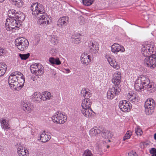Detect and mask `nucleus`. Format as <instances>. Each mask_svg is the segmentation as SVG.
Here are the masks:
<instances>
[{"label":"nucleus","instance_id":"obj_41","mask_svg":"<svg viewBox=\"0 0 156 156\" xmlns=\"http://www.w3.org/2000/svg\"><path fill=\"white\" fill-rule=\"evenodd\" d=\"M82 156H93V154L91 151L88 149L85 151Z\"/></svg>","mask_w":156,"mask_h":156},{"label":"nucleus","instance_id":"obj_2","mask_svg":"<svg viewBox=\"0 0 156 156\" xmlns=\"http://www.w3.org/2000/svg\"><path fill=\"white\" fill-rule=\"evenodd\" d=\"M30 10L32 11V13L35 19H38L39 15L44 14L45 10L43 5L38 2L33 3L30 7Z\"/></svg>","mask_w":156,"mask_h":156},{"label":"nucleus","instance_id":"obj_53","mask_svg":"<svg viewBox=\"0 0 156 156\" xmlns=\"http://www.w3.org/2000/svg\"><path fill=\"white\" fill-rule=\"evenodd\" d=\"M85 20H80V21L79 22V23L81 25L84 24L85 23Z\"/></svg>","mask_w":156,"mask_h":156},{"label":"nucleus","instance_id":"obj_16","mask_svg":"<svg viewBox=\"0 0 156 156\" xmlns=\"http://www.w3.org/2000/svg\"><path fill=\"white\" fill-rule=\"evenodd\" d=\"M111 51L114 53H117L120 51L123 52L125 51V48L123 47L117 43H114L111 46Z\"/></svg>","mask_w":156,"mask_h":156},{"label":"nucleus","instance_id":"obj_52","mask_svg":"<svg viewBox=\"0 0 156 156\" xmlns=\"http://www.w3.org/2000/svg\"><path fill=\"white\" fill-rule=\"evenodd\" d=\"M16 21V20H13V21H11L12 22L11 26L13 25H17Z\"/></svg>","mask_w":156,"mask_h":156},{"label":"nucleus","instance_id":"obj_22","mask_svg":"<svg viewBox=\"0 0 156 156\" xmlns=\"http://www.w3.org/2000/svg\"><path fill=\"white\" fill-rule=\"evenodd\" d=\"M81 110L82 114L87 118L90 117L92 115L93 111L91 108H82Z\"/></svg>","mask_w":156,"mask_h":156},{"label":"nucleus","instance_id":"obj_36","mask_svg":"<svg viewBox=\"0 0 156 156\" xmlns=\"http://www.w3.org/2000/svg\"><path fill=\"white\" fill-rule=\"evenodd\" d=\"M50 40L51 43L54 45L55 44L58 42L57 37L55 36H50Z\"/></svg>","mask_w":156,"mask_h":156},{"label":"nucleus","instance_id":"obj_40","mask_svg":"<svg viewBox=\"0 0 156 156\" xmlns=\"http://www.w3.org/2000/svg\"><path fill=\"white\" fill-rule=\"evenodd\" d=\"M46 13L45 12H44V14L42 13V14H40L39 16V20H48L49 18L48 16L47 15H46Z\"/></svg>","mask_w":156,"mask_h":156},{"label":"nucleus","instance_id":"obj_49","mask_svg":"<svg viewBox=\"0 0 156 156\" xmlns=\"http://www.w3.org/2000/svg\"><path fill=\"white\" fill-rule=\"evenodd\" d=\"M127 156H138L135 152L133 151L129 152Z\"/></svg>","mask_w":156,"mask_h":156},{"label":"nucleus","instance_id":"obj_12","mask_svg":"<svg viewBox=\"0 0 156 156\" xmlns=\"http://www.w3.org/2000/svg\"><path fill=\"white\" fill-rule=\"evenodd\" d=\"M119 107L123 112H129L132 108L131 104L130 102H127L126 100H123L119 102Z\"/></svg>","mask_w":156,"mask_h":156},{"label":"nucleus","instance_id":"obj_29","mask_svg":"<svg viewBox=\"0 0 156 156\" xmlns=\"http://www.w3.org/2000/svg\"><path fill=\"white\" fill-rule=\"evenodd\" d=\"M13 5H15L19 8L22 7L23 2L22 0H9Z\"/></svg>","mask_w":156,"mask_h":156},{"label":"nucleus","instance_id":"obj_27","mask_svg":"<svg viewBox=\"0 0 156 156\" xmlns=\"http://www.w3.org/2000/svg\"><path fill=\"white\" fill-rule=\"evenodd\" d=\"M107 60L110 65L116 69H118L120 68V66L118 62L111 57H108L107 58Z\"/></svg>","mask_w":156,"mask_h":156},{"label":"nucleus","instance_id":"obj_45","mask_svg":"<svg viewBox=\"0 0 156 156\" xmlns=\"http://www.w3.org/2000/svg\"><path fill=\"white\" fill-rule=\"evenodd\" d=\"M17 27V25H12V26H10L9 27H7L6 28V30L7 31H11L13 29H14L15 27Z\"/></svg>","mask_w":156,"mask_h":156},{"label":"nucleus","instance_id":"obj_31","mask_svg":"<svg viewBox=\"0 0 156 156\" xmlns=\"http://www.w3.org/2000/svg\"><path fill=\"white\" fill-rule=\"evenodd\" d=\"M81 94H83L84 98V99H90L89 98L91 97L92 95L91 93L89 92L85 89L81 90Z\"/></svg>","mask_w":156,"mask_h":156},{"label":"nucleus","instance_id":"obj_37","mask_svg":"<svg viewBox=\"0 0 156 156\" xmlns=\"http://www.w3.org/2000/svg\"><path fill=\"white\" fill-rule=\"evenodd\" d=\"M94 0H83V2L85 5L89 6L93 3Z\"/></svg>","mask_w":156,"mask_h":156},{"label":"nucleus","instance_id":"obj_4","mask_svg":"<svg viewBox=\"0 0 156 156\" xmlns=\"http://www.w3.org/2000/svg\"><path fill=\"white\" fill-rule=\"evenodd\" d=\"M15 45L20 50L24 51L28 48L29 43L28 40L23 37H19L16 39Z\"/></svg>","mask_w":156,"mask_h":156},{"label":"nucleus","instance_id":"obj_58","mask_svg":"<svg viewBox=\"0 0 156 156\" xmlns=\"http://www.w3.org/2000/svg\"><path fill=\"white\" fill-rule=\"evenodd\" d=\"M5 0H0V2H3Z\"/></svg>","mask_w":156,"mask_h":156},{"label":"nucleus","instance_id":"obj_46","mask_svg":"<svg viewBox=\"0 0 156 156\" xmlns=\"http://www.w3.org/2000/svg\"><path fill=\"white\" fill-rule=\"evenodd\" d=\"M6 23L5 25L6 27H9L11 26L12 22L11 21H13V20H6Z\"/></svg>","mask_w":156,"mask_h":156},{"label":"nucleus","instance_id":"obj_8","mask_svg":"<svg viewBox=\"0 0 156 156\" xmlns=\"http://www.w3.org/2000/svg\"><path fill=\"white\" fill-rule=\"evenodd\" d=\"M51 119L54 123L62 124L67 120V117L60 112H57L54 114Z\"/></svg>","mask_w":156,"mask_h":156},{"label":"nucleus","instance_id":"obj_59","mask_svg":"<svg viewBox=\"0 0 156 156\" xmlns=\"http://www.w3.org/2000/svg\"><path fill=\"white\" fill-rule=\"evenodd\" d=\"M118 19H122V20H124V18H119V17H118Z\"/></svg>","mask_w":156,"mask_h":156},{"label":"nucleus","instance_id":"obj_11","mask_svg":"<svg viewBox=\"0 0 156 156\" xmlns=\"http://www.w3.org/2000/svg\"><path fill=\"white\" fill-rule=\"evenodd\" d=\"M15 11L13 9L8 11V15L9 18L11 19L16 18L17 19H20L21 20H24L25 16L22 12H16L15 13Z\"/></svg>","mask_w":156,"mask_h":156},{"label":"nucleus","instance_id":"obj_55","mask_svg":"<svg viewBox=\"0 0 156 156\" xmlns=\"http://www.w3.org/2000/svg\"><path fill=\"white\" fill-rule=\"evenodd\" d=\"M35 76H31V80H33V81H34V79H35Z\"/></svg>","mask_w":156,"mask_h":156},{"label":"nucleus","instance_id":"obj_17","mask_svg":"<svg viewBox=\"0 0 156 156\" xmlns=\"http://www.w3.org/2000/svg\"><path fill=\"white\" fill-rule=\"evenodd\" d=\"M138 96L136 93L130 92L127 94V99L132 103H135L138 101Z\"/></svg>","mask_w":156,"mask_h":156},{"label":"nucleus","instance_id":"obj_33","mask_svg":"<svg viewBox=\"0 0 156 156\" xmlns=\"http://www.w3.org/2000/svg\"><path fill=\"white\" fill-rule=\"evenodd\" d=\"M51 94V93L48 92H43L42 94L41 95V97L42 100L43 101H46L49 100L50 98Z\"/></svg>","mask_w":156,"mask_h":156},{"label":"nucleus","instance_id":"obj_34","mask_svg":"<svg viewBox=\"0 0 156 156\" xmlns=\"http://www.w3.org/2000/svg\"><path fill=\"white\" fill-rule=\"evenodd\" d=\"M41 97V94L40 92H35L32 98V99L34 101H39L42 100Z\"/></svg>","mask_w":156,"mask_h":156},{"label":"nucleus","instance_id":"obj_13","mask_svg":"<svg viewBox=\"0 0 156 156\" xmlns=\"http://www.w3.org/2000/svg\"><path fill=\"white\" fill-rule=\"evenodd\" d=\"M89 52L91 54H95L98 51V44L96 41H90L88 43Z\"/></svg>","mask_w":156,"mask_h":156},{"label":"nucleus","instance_id":"obj_6","mask_svg":"<svg viewBox=\"0 0 156 156\" xmlns=\"http://www.w3.org/2000/svg\"><path fill=\"white\" fill-rule=\"evenodd\" d=\"M155 106L154 100L152 98H149L145 103V112L147 115H151L154 111V107Z\"/></svg>","mask_w":156,"mask_h":156},{"label":"nucleus","instance_id":"obj_51","mask_svg":"<svg viewBox=\"0 0 156 156\" xmlns=\"http://www.w3.org/2000/svg\"><path fill=\"white\" fill-rule=\"evenodd\" d=\"M68 19H69V17L68 16H64L60 17L59 20H68Z\"/></svg>","mask_w":156,"mask_h":156},{"label":"nucleus","instance_id":"obj_63","mask_svg":"<svg viewBox=\"0 0 156 156\" xmlns=\"http://www.w3.org/2000/svg\"><path fill=\"white\" fill-rule=\"evenodd\" d=\"M6 20H10V19H9V18H7V19H6Z\"/></svg>","mask_w":156,"mask_h":156},{"label":"nucleus","instance_id":"obj_42","mask_svg":"<svg viewBox=\"0 0 156 156\" xmlns=\"http://www.w3.org/2000/svg\"><path fill=\"white\" fill-rule=\"evenodd\" d=\"M43 20H38L37 21L38 23L41 26H44V25H47L49 24V20H47V22L46 21H43Z\"/></svg>","mask_w":156,"mask_h":156},{"label":"nucleus","instance_id":"obj_24","mask_svg":"<svg viewBox=\"0 0 156 156\" xmlns=\"http://www.w3.org/2000/svg\"><path fill=\"white\" fill-rule=\"evenodd\" d=\"M0 122L2 128L6 130L10 128V126L9 124V120H6L3 118H1L0 119Z\"/></svg>","mask_w":156,"mask_h":156},{"label":"nucleus","instance_id":"obj_10","mask_svg":"<svg viewBox=\"0 0 156 156\" xmlns=\"http://www.w3.org/2000/svg\"><path fill=\"white\" fill-rule=\"evenodd\" d=\"M120 89L119 87H117L113 86L110 88L107 93V97L109 99H112L114 97L118 94Z\"/></svg>","mask_w":156,"mask_h":156},{"label":"nucleus","instance_id":"obj_19","mask_svg":"<svg viewBox=\"0 0 156 156\" xmlns=\"http://www.w3.org/2000/svg\"><path fill=\"white\" fill-rule=\"evenodd\" d=\"M17 152L19 156H27L28 154V150H23V146L20 144L17 145Z\"/></svg>","mask_w":156,"mask_h":156},{"label":"nucleus","instance_id":"obj_18","mask_svg":"<svg viewBox=\"0 0 156 156\" xmlns=\"http://www.w3.org/2000/svg\"><path fill=\"white\" fill-rule=\"evenodd\" d=\"M81 61L84 65L87 66L91 61L90 56L84 53L81 56Z\"/></svg>","mask_w":156,"mask_h":156},{"label":"nucleus","instance_id":"obj_21","mask_svg":"<svg viewBox=\"0 0 156 156\" xmlns=\"http://www.w3.org/2000/svg\"><path fill=\"white\" fill-rule=\"evenodd\" d=\"M148 83V84H145L144 85L146 87H145L144 89H146L147 91L150 93H152L154 92L156 90V88L154 85V83H150L149 79Z\"/></svg>","mask_w":156,"mask_h":156},{"label":"nucleus","instance_id":"obj_43","mask_svg":"<svg viewBox=\"0 0 156 156\" xmlns=\"http://www.w3.org/2000/svg\"><path fill=\"white\" fill-rule=\"evenodd\" d=\"M81 35L79 33L74 34L72 37V39H80Z\"/></svg>","mask_w":156,"mask_h":156},{"label":"nucleus","instance_id":"obj_50","mask_svg":"<svg viewBox=\"0 0 156 156\" xmlns=\"http://www.w3.org/2000/svg\"><path fill=\"white\" fill-rule=\"evenodd\" d=\"M80 39H72V41L75 44H78L80 42Z\"/></svg>","mask_w":156,"mask_h":156},{"label":"nucleus","instance_id":"obj_23","mask_svg":"<svg viewBox=\"0 0 156 156\" xmlns=\"http://www.w3.org/2000/svg\"><path fill=\"white\" fill-rule=\"evenodd\" d=\"M102 130L103 129L101 127L99 126L98 128L97 127H94L90 130V133L92 136H96L98 134H101Z\"/></svg>","mask_w":156,"mask_h":156},{"label":"nucleus","instance_id":"obj_56","mask_svg":"<svg viewBox=\"0 0 156 156\" xmlns=\"http://www.w3.org/2000/svg\"><path fill=\"white\" fill-rule=\"evenodd\" d=\"M154 138L155 140H156V133L154 134Z\"/></svg>","mask_w":156,"mask_h":156},{"label":"nucleus","instance_id":"obj_61","mask_svg":"<svg viewBox=\"0 0 156 156\" xmlns=\"http://www.w3.org/2000/svg\"><path fill=\"white\" fill-rule=\"evenodd\" d=\"M67 71H69V72H70V70L69 69L67 70Z\"/></svg>","mask_w":156,"mask_h":156},{"label":"nucleus","instance_id":"obj_25","mask_svg":"<svg viewBox=\"0 0 156 156\" xmlns=\"http://www.w3.org/2000/svg\"><path fill=\"white\" fill-rule=\"evenodd\" d=\"M40 140L41 141L44 143H45L49 141L51 138L50 135L46 134L44 131L40 133Z\"/></svg>","mask_w":156,"mask_h":156},{"label":"nucleus","instance_id":"obj_7","mask_svg":"<svg viewBox=\"0 0 156 156\" xmlns=\"http://www.w3.org/2000/svg\"><path fill=\"white\" fill-rule=\"evenodd\" d=\"M31 72L36 75H41L44 73V67L39 63L32 64L30 66Z\"/></svg>","mask_w":156,"mask_h":156},{"label":"nucleus","instance_id":"obj_30","mask_svg":"<svg viewBox=\"0 0 156 156\" xmlns=\"http://www.w3.org/2000/svg\"><path fill=\"white\" fill-rule=\"evenodd\" d=\"M7 66L4 63L0 64V77L2 76L5 73Z\"/></svg>","mask_w":156,"mask_h":156},{"label":"nucleus","instance_id":"obj_5","mask_svg":"<svg viewBox=\"0 0 156 156\" xmlns=\"http://www.w3.org/2000/svg\"><path fill=\"white\" fill-rule=\"evenodd\" d=\"M144 65L150 67L151 69L154 68L156 66V51L148 57L145 58L144 61Z\"/></svg>","mask_w":156,"mask_h":156},{"label":"nucleus","instance_id":"obj_9","mask_svg":"<svg viewBox=\"0 0 156 156\" xmlns=\"http://www.w3.org/2000/svg\"><path fill=\"white\" fill-rule=\"evenodd\" d=\"M154 47L151 45H143L141 50V53L144 56L148 57L155 52ZM156 50V49L155 50Z\"/></svg>","mask_w":156,"mask_h":156},{"label":"nucleus","instance_id":"obj_57","mask_svg":"<svg viewBox=\"0 0 156 156\" xmlns=\"http://www.w3.org/2000/svg\"><path fill=\"white\" fill-rule=\"evenodd\" d=\"M53 51H54V50H53V49H52L51 51H50V53H51V54H52L53 52Z\"/></svg>","mask_w":156,"mask_h":156},{"label":"nucleus","instance_id":"obj_44","mask_svg":"<svg viewBox=\"0 0 156 156\" xmlns=\"http://www.w3.org/2000/svg\"><path fill=\"white\" fill-rule=\"evenodd\" d=\"M135 133L137 135H140L142 133V131L140 128H137L135 129Z\"/></svg>","mask_w":156,"mask_h":156},{"label":"nucleus","instance_id":"obj_1","mask_svg":"<svg viewBox=\"0 0 156 156\" xmlns=\"http://www.w3.org/2000/svg\"><path fill=\"white\" fill-rule=\"evenodd\" d=\"M149 78L148 76L145 75H142L139 76L136 80L134 85V88L137 91H140L144 90V85L148 84Z\"/></svg>","mask_w":156,"mask_h":156},{"label":"nucleus","instance_id":"obj_32","mask_svg":"<svg viewBox=\"0 0 156 156\" xmlns=\"http://www.w3.org/2000/svg\"><path fill=\"white\" fill-rule=\"evenodd\" d=\"M101 135L103 137L107 139L111 137L112 136V135L111 134L109 131L106 130H104L103 129Z\"/></svg>","mask_w":156,"mask_h":156},{"label":"nucleus","instance_id":"obj_14","mask_svg":"<svg viewBox=\"0 0 156 156\" xmlns=\"http://www.w3.org/2000/svg\"><path fill=\"white\" fill-rule=\"evenodd\" d=\"M121 73L120 72H116L114 73L112 80V83L115 85V87H119V86L121 82Z\"/></svg>","mask_w":156,"mask_h":156},{"label":"nucleus","instance_id":"obj_35","mask_svg":"<svg viewBox=\"0 0 156 156\" xmlns=\"http://www.w3.org/2000/svg\"><path fill=\"white\" fill-rule=\"evenodd\" d=\"M68 23V20H58L57 23L59 27H61L66 25Z\"/></svg>","mask_w":156,"mask_h":156},{"label":"nucleus","instance_id":"obj_48","mask_svg":"<svg viewBox=\"0 0 156 156\" xmlns=\"http://www.w3.org/2000/svg\"><path fill=\"white\" fill-rule=\"evenodd\" d=\"M150 152L151 154H156V149L155 148H152L150 151Z\"/></svg>","mask_w":156,"mask_h":156},{"label":"nucleus","instance_id":"obj_39","mask_svg":"<svg viewBox=\"0 0 156 156\" xmlns=\"http://www.w3.org/2000/svg\"><path fill=\"white\" fill-rule=\"evenodd\" d=\"M19 56L22 60H25L27 59L30 56V54L29 53L23 54H20Z\"/></svg>","mask_w":156,"mask_h":156},{"label":"nucleus","instance_id":"obj_28","mask_svg":"<svg viewBox=\"0 0 156 156\" xmlns=\"http://www.w3.org/2000/svg\"><path fill=\"white\" fill-rule=\"evenodd\" d=\"M49 61L52 65H59L61 64V62L58 58L50 57L49 59Z\"/></svg>","mask_w":156,"mask_h":156},{"label":"nucleus","instance_id":"obj_47","mask_svg":"<svg viewBox=\"0 0 156 156\" xmlns=\"http://www.w3.org/2000/svg\"><path fill=\"white\" fill-rule=\"evenodd\" d=\"M6 51L4 49H3L0 48V56H2L6 53Z\"/></svg>","mask_w":156,"mask_h":156},{"label":"nucleus","instance_id":"obj_15","mask_svg":"<svg viewBox=\"0 0 156 156\" xmlns=\"http://www.w3.org/2000/svg\"><path fill=\"white\" fill-rule=\"evenodd\" d=\"M22 108L27 113H30L34 108L33 105L30 103H27L26 102H22L21 104Z\"/></svg>","mask_w":156,"mask_h":156},{"label":"nucleus","instance_id":"obj_3","mask_svg":"<svg viewBox=\"0 0 156 156\" xmlns=\"http://www.w3.org/2000/svg\"><path fill=\"white\" fill-rule=\"evenodd\" d=\"M19 74H21V73L18 71H16L11 73L9 76L8 79V82L9 86L12 89H15L19 90L20 88L16 87L17 84H18L17 82L18 80V76Z\"/></svg>","mask_w":156,"mask_h":156},{"label":"nucleus","instance_id":"obj_62","mask_svg":"<svg viewBox=\"0 0 156 156\" xmlns=\"http://www.w3.org/2000/svg\"><path fill=\"white\" fill-rule=\"evenodd\" d=\"M109 147V146H107V148H108Z\"/></svg>","mask_w":156,"mask_h":156},{"label":"nucleus","instance_id":"obj_20","mask_svg":"<svg viewBox=\"0 0 156 156\" xmlns=\"http://www.w3.org/2000/svg\"><path fill=\"white\" fill-rule=\"evenodd\" d=\"M18 78H17L18 79V80H17L18 84H17V86L16 87L17 88H20L19 89V90L23 87L24 85L25 79L24 76L23 74L21 73V74H19V76H18Z\"/></svg>","mask_w":156,"mask_h":156},{"label":"nucleus","instance_id":"obj_60","mask_svg":"<svg viewBox=\"0 0 156 156\" xmlns=\"http://www.w3.org/2000/svg\"><path fill=\"white\" fill-rule=\"evenodd\" d=\"M151 156H156V154H152Z\"/></svg>","mask_w":156,"mask_h":156},{"label":"nucleus","instance_id":"obj_38","mask_svg":"<svg viewBox=\"0 0 156 156\" xmlns=\"http://www.w3.org/2000/svg\"><path fill=\"white\" fill-rule=\"evenodd\" d=\"M132 135V133L130 131L127 132L125 136L123 137V140H125L126 139H129L130 137Z\"/></svg>","mask_w":156,"mask_h":156},{"label":"nucleus","instance_id":"obj_54","mask_svg":"<svg viewBox=\"0 0 156 156\" xmlns=\"http://www.w3.org/2000/svg\"><path fill=\"white\" fill-rule=\"evenodd\" d=\"M16 24H17V26L18 25H19L20 26L21 25L22 23L20 22V20H16Z\"/></svg>","mask_w":156,"mask_h":156},{"label":"nucleus","instance_id":"obj_26","mask_svg":"<svg viewBox=\"0 0 156 156\" xmlns=\"http://www.w3.org/2000/svg\"><path fill=\"white\" fill-rule=\"evenodd\" d=\"M91 104L90 99H83L81 103L82 108H90Z\"/></svg>","mask_w":156,"mask_h":156}]
</instances>
